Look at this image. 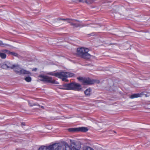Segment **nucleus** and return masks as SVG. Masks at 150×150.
<instances>
[{
  "label": "nucleus",
  "mask_w": 150,
  "mask_h": 150,
  "mask_svg": "<svg viewBox=\"0 0 150 150\" xmlns=\"http://www.w3.org/2000/svg\"><path fill=\"white\" fill-rule=\"evenodd\" d=\"M88 49L84 47L78 48L77 50V55L79 57L86 60L89 59L91 55L88 53Z\"/></svg>",
  "instance_id": "nucleus-2"
},
{
  "label": "nucleus",
  "mask_w": 150,
  "mask_h": 150,
  "mask_svg": "<svg viewBox=\"0 0 150 150\" xmlns=\"http://www.w3.org/2000/svg\"><path fill=\"white\" fill-rule=\"evenodd\" d=\"M113 132H114V133H115L116 134V132L115 131H114Z\"/></svg>",
  "instance_id": "nucleus-31"
},
{
  "label": "nucleus",
  "mask_w": 150,
  "mask_h": 150,
  "mask_svg": "<svg viewBox=\"0 0 150 150\" xmlns=\"http://www.w3.org/2000/svg\"><path fill=\"white\" fill-rule=\"evenodd\" d=\"M59 20H63V21H66L67 20V19H63L61 18H59L58 19Z\"/></svg>",
  "instance_id": "nucleus-25"
},
{
  "label": "nucleus",
  "mask_w": 150,
  "mask_h": 150,
  "mask_svg": "<svg viewBox=\"0 0 150 150\" xmlns=\"http://www.w3.org/2000/svg\"><path fill=\"white\" fill-rule=\"evenodd\" d=\"M37 70V68H34L32 70L33 71H36Z\"/></svg>",
  "instance_id": "nucleus-28"
},
{
  "label": "nucleus",
  "mask_w": 150,
  "mask_h": 150,
  "mask_svg": "<svg viewBox=\"0 0 150 150\" xmlns=\"http://www.w3.org/2000/svg\"><path fill=\"white\" fill-rule=\"evenodd\" d=\"M40 107L41 108L44 109V107L42 106H41Z\"/></svg>",
  "instance_id": "nucleus-30"
},
{
  "label": "nucleus",
  "mask_w": 150,
  "mask_h": 150,
  "mask_svg": "<svg viewBox=\"0 0 150 150\" xmlns=\"http://www.w3.org/2000/svg\"><path fill=\"white\" fill-rule=\"evenodd\" d=\"M50 74L58 77L59 78L62 79L63 81L66 82L68 81V80L66 79L67 78L71 77L74 75L73 73L68 72H61L54 73H51Z\"/></svg>",
  "instance_id": "nucleus-3"
},
{
  "label": "nucleus",
  "mask_w": 150,
  "mask_h": 150,
  "mask_svg": "<svg viewBox=\"0 0 150 150\" xmlns=\"http://www.w3.org/2000/svg\"><path fill=\"white\" fill-rule=\"evenodd\" d=\"M18 74H30L31 73L29 71H26L21 68L20 70L19 71Z\"/></svg>",
  "instance_id": "nucleus-12"
},
{
  "label": "nucleus",
  "mask_w": 150,
  "mask_h": 150,
  "mask_svg": "<svg viewBox=\"0 0 150 150\" xmlns=\"http://www.w3.org/2000/svg\"><path fill=\"white\" fill-rule=\"evenodd\" d=\"M21 124L22 125L25 126V123L23 122H22L21 123Z\"/></svg>",
  "instance_id": "nucleus-29"
},
{
  "label": "nucleus",
  "mask_w": 150,
  "mask_h": 150,
  "mask_svg": "<svg viewBox=\"0 0 150 150\" xmlns=\"http://www.w3.org/2000/svg\"><path fill=\"white\" fill-rule=\"evenodd\" d=\"M6 55L4 53L0 52V57L2 59H5L6 57Z\"/></svg>",
  "instance_id": "nucleus-18"
},
{
  "label": "nucleus",
  "mask_w": 150,
  "mask_h": 150,
  "mask_svg": "<svg viewBox=\"0 0 150 150\" xmlns=\"http://www.w3.org/2000/svg\"><path fill=\"white\" fill-rule=\"evenodd\" d=\"M142 95L141 94L137 93H134L132 95L130 96V98L131 99H133L135 98H137L141 96Z\"/></svg>",
  "instance_id": "nucleus-15"
},
{
  "label": "nucleus",
  "mask_w": 150,
  "mask_h": 150,
  "mask_svg": "<svg viewBox=\"0 0 150 150\" xmlns=\"http://www.w3.org/2000/svg\"><path fill=\"white\" fill-rule=\"evenodd\" d=\"M77 79L80 81H81L83 85H89L93 84L94 81L93 80H91L90 78H83V77H78Z\"/></svg>",
  "instance_id": "nucleus-6"
},
{
  "label": "nucleus",
  "mask_w": 150,
  "mask_h": 150,
  "mask_svg": "<svg viewBox=\"0 0 150 150\" xmlns=\"http://www.w3.org/2000/svg\"><path fill=\"white\" fill-rule=\"evenodd\" d=\"M98 26H96V27H98Z\"/></svg>",
  "instance_id": "nucleus-33"
},
{
  "label": "nucleus",
  "mask_w": 150,
  "mask_h": 150,
  "mask_svg": "<svg viewBox=\"0 0 150 150\" xmlns=\"http://www.w3.org/2000/svg\"><path fill=\"white\" fill-rule=\"evenodd\" d=\"M91 90L90 88L86 89L84 91V93L86 96H89L91 94Z\"/></svg>",
  "instance_id": "nucleus-17"
},
{
  "label": "nucleus",
  "mask_w": 150,
  "mask_h": 150,
  "mask_svg": "<svg viewBox=\"0 0 150 150\" xmlns=\"http://www.w3.org/2000/svg\"><path fill=\"white\" fill-rule=\"evenodd\" d=\"M69 131L71 132H78V128H71L68 129Z\"/></svg>",
  "instance_id": "nucleus-16"
},
{
  "label": "nucleus",
  "mask_w": 150,
  "mask_h": 150,
  "mask_svg": "<svg viewBox=\"0 0 150 150\" xmlns=\"http://www.w3.org/2000/svg\"><path fill=\"white\" fill-rule=\"evenodd\" d=\"M72 150H79L81 147V145L78 143L72 142L71 144Z\"/></svg>",
  "instance_id": "nucleus-9"
},
{
  "label": "nucleus",
  "mask_w": 150,
  "mask_h": 150,
  "mask_svg": "<svg viewBox=\"0 0 150 150\" xmlns=\"http://www.w3.org/2000/svg\"><path fill=\"white\" fill-rule=\"evenodd\" d=\"M67 19V20L66 21H67V23H70V25H71V24H72V23L74 19L69 18Z\"/></svg>",
  "instance_id": "nucleus-22"
},
{
  "label": "nucleus",
  "mask_w": 150,
  "mask_h": 150,
  "mask_svg": "<svg viewBox=\"0 0 150 150\" xmlns=\"http://www.w3.org/2000/svg\"><path fill=\"white\" fill-rule=\"evenodd\" d=\"M79 1L80 2L85 3L87 4H91L94 2L93 0H79Z\"/></svg>",
  "instance_id": "nucleus-14"
},
{
  "label": "nucleus",
  "mask_w": 150,
  "mask_h": 150,
  "mask_svg": "<svg viewBox=\"0 0 150 150\" xmlns=\"http://www.w3.org/2000/svg\"><path fill=\"white\" fill-rule=\"evenodd\" d=\"M3 68L8 69L10 68L11 69H13V65H12L9 62H7L6 64H4L2 66Z\"/></svg>",
  "instance_id": "nucleus-10"
},
{
  "label": "nucleus",
  "mask_w": 150,
  "mask_h": 150,
  "mask_svg": "<svg viewBox=\"0 0 150 150\" xmlns=\"http://www.w3.org/2000/svg\"><path fill=\"white\" fill-rule=\"evenodd\" d=\"M61 89L66 90H72L79 91L82 89L81 85L76 82L64 83L61 86Z\"/></svg>",
  "instance_id": "nucleus-1"
},
{
  "label": "nucleus",
  "mask_w": 150,
  "mask_h": 150,
  "mask_svg": "<svg viewBox=\"0 0 150 150\" xmlns=\"http://www.w3.org/2000/svg\"><path fill=\"white\" fill-rule=\"evenodd\" d=\"M29 105H30V106H32L34 105H36L35 103H33V105H31V104L29 103Z\"/></svg>",
  "instance_id": "nucleus-26"
},
{
  "label": "nucleus",
  "mask_w": 150,
  "mask_h": 150,
  "mask_svg": "<svg viewBox=\"0 0 150 150\" xmlns=\"http://www.w3.org/2000/svg\"><path fill=\"white\" fill-rule=\"evenodd\" d=\"M83 150H94L92 148L89 146H85L83 148Z\"/></svg>",
  "instance_id": "nucleus-20"
},
{
  "label": "nucleus",
  "mask_w": 150,
  "mask_h": 150,
  "mask_svg": "<svg viewBox=\"0 0 150 150\" xmlns=\"http://www.w3.org/2000/svg\"><path fill=\"white\" fill-rule=\"evenodd\" d=\"M78 132H86L88 131V129L86 127H78Z\"/></svg>",
  "instance_id": "nucleus-13"
},
{
  "label": "nucleus",
  "mask_w": 150,
  "mask_h": 150,
  "mask_svg": "<svg viewBox=\"0 0 150 150\" xmlns=\"http://www.w3.org/2000/svg\"><path fill=\"white\" fill-rule=\"evenodd\" d=\"M9 54L17 57H18L19 56V55L17 53L14 52H11L10 51L9 53Z\"/></svg>",
  "instance_id": "nucleus-19"
},
{
  "label": "nucleus",
  "mask_w": 150,
  "mask_h": 150,
  "mask_svg": "<svg viewBox=\"0 0 150 150\" xmlns=\"http://www.w3.org/2000/svg\"><path fill=\"white\" fill-rule=\"evenodd\" d=\"M25 79L27 82H30L31 81V78L30 76L26 77Z\"/></svg>",
  "instance_id": "nucleus-21"
},
{
  "label": "nucleus",
  "mask_w": 150,
  "mask_h": 150,
  "mask_svg": "<svg viewBox=\"0 0 150 150\" xmlns=\"http://www.w3.org/2000/svg\"><path fill=\"white\" fill-rule=\"evenodd\" d=\"M97 25H98V26H100H100L99 25L97 24Z\"/></svg>",
  "instance_id": "nucleus-32"
},
{
  "label": "nucleus",
  "mask_w": 150,
  "mask_h": 150,
  "mask_svg": "<svg viewBox=\"0 0 150 150\" xmlns=\"http://www.w3.org/2000/svg\"><path fill=\"white\" fill-rule=\"evenodd\" d=\"M81 22L78 20L74 19L72 23L71 24V26H73L74 27L77 28L79 27H83L88 26V24H81Z\"/></svg>",
  "instance_id": "nucleus-8"
},
{
  "label": "nucleus",
  "mask_w": 150,
  "mask_h": 150,
  "mask_svg": "<svg viewBox=\"0 0 150 150\" xmlns=\"http://www.w3.org/2000/svg\"><path fill=\"white\" fill-rule=\"evenodd\" d=\"M2 51L4 53H7L8 54H9V53L10 52V51H9L8 50H3Z\"/></svg>",
  "instance_id": "nucleus-23"
},
{
  "label": "nucleus",
  "mask_w": 150,
  "mask_h": 150,
  "mask_svg": "<svg viewBox=\"0 0 150 150\" xmlns=\"http://www.w3.org/2000/svg\"><path fill=\"white\" fill-rule=\"evenodd\" d=\"M55 144H57V146L59 147H56V150H60L62 149V150H72L71 146H69L66 142H64L63 143H56Z\"/></svg>",
  "instance_id": "nucleus-5"
},
{
  "label": "nucleus",
  "mask_w": 150,
  "mask_h": 150,
  "mask_svg": "<svg viewBox=\"0 0 150 150\" xmlns=\"http://www.w3.org/2000/svg\"><path fill=\"white\" fill-rule=\"evenodd\" d=\"M6 45V44L3 43L2 41L0 40V46H3L4 45Z\"/></svg>",
  "instance_id": "nucleus-24"
},
{
  "label": "nucleus",
  "mask_w": 150,
  "mask_h": 150,
  "mask_svg": "<svg viewBox=\"0 0 150 150\" xmlns=\"http://www.w3.org/2000/svg\"><path fill=\"white\" fill-rule=\"evenodd\" d=\"M57 145V144L54 143L48 146H41L39 148L38 150H56V147H59Z\"/></svg>",
  "instance_id": "nucleus-7"
},
{
  "label": "nucleus",
  "mask_w": 150,
  "mask_h": 150,
  "mask_svg": "<svg viewBox=\"0 0 150 150\" xmlns=\"http://www.w3.org/2000/svg\"><path fill=\"white\" fill-rule=\"evenodd\" d=\"M95 34H94V33H92L89 34L88 35H89L91 36H93L94 35H95Z\"/></svg>",
  "instance_id": "nucleus-27"
},
{
  "label": "nucleus",
  "mask_w": 150,
  "mask_h": 150,
  "mask_svg": "<svg viewBox=\"0 0 150 150\" xmlns=\"http://www.w3.org/2000/svg\"><path fill=\"white\" fill-rule=\"evenodd\" d=\"M38 105L39 106H40V105Z\"/></svg>",
  "instance_id": "nucleus-34"
},
{
  "label": "nucleus",
  "mask_w": 150,
  "mask_h": 150,
  "mask_svg": "<svg viewBox=\"0 0 150 150\" xmlns=\"http://www.w3.org/2000/svg\"><path fill=\"white\" fill-rule=\"evenodd\" d=\"M38 77L40 78V81L44 82L45 83L55 84H58L59 83L57 81H56L55 80H52V78L51 77L43 74H40L39 75Z\"/></svg>",
  "instance_id": "nucleus-4"
},
{
  "label": "nucleus",
  "mask_w": 150,
  "mask_h": 150,
  "mask_svg": "<svg viewBox=\"0 0 150 150\" xmlns=\"http://www.w3.org/2000/svg\"><path fill=\"white\" fill-rule=\"evenodd\" d=\"M13 69L14 71L16 73L18 74L19 71H20L21 68L19 65L18 64H13Z\"/></svg>",
  "instance_id": "nucleus-11"
}]
</instances>
